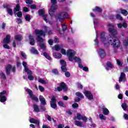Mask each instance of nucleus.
Here are the masks:
<instances>
[{"label": "nucleus", "mask_w": 128, "mask_h": 128, "mask_svg": "<svg viewBox=\"0 0 128 128\" xmlns=\"http://www.w3.org/2000/svg\"><path fill=\"white\" fill-rule=\"evenodd\" d=\"M21 56L22 58H24V60H26V54L24 52H21Z\"/></svg>", "instance_id": "obj_52"}, {"label": "nucleus", "mask_w": 128, "mask_h": 128, "mask_svg": "<svg viewBox=\"0 0 128 128\" xmlns=\"http://www.w3.org/2000/svg\"><path fill=\"white\" fill-rule=\"evenodd\" d=\"M33 106L34 112H40V108H38V106L37 104H34L33 105Z\"/></svg>", "instance_id": "obj_29"}, {"label": "nucleus", "mask_w": 128, "mask_h": 128, "mask_svg": "<svg viewBox=\"0 0 128 128\" xmlns=\"http://www.w3.org/2000/svg\"><path fill=\"white\" fill-rule=\"evenodd\" d=\"M53 56H54L55 58H57V60H60V58H62V55L60 53L54 52Z\"/></svg>", "instance_id": "obj_21"}, {"label": "nucleus", "mask_w": 128, "mask_h": 128, "mask_svg": "<svg viewBox=\"0 0 128 128\" xmlns=\"http://www.w3.org/2000/svg\"><path fill=\"white\" fill-rule=\"evenodd\" d=\"M12 66L10 64L7 65L5 68V72L6 76H10V70H12Z\"/></svg>", "instance_id": "obj_13"}, {"label": "nucleus", "mask_w": 128, "mask_h": 128, "mask_svg": "<svg viewBox=\"0 0 128 128\" xmlns=\"http://www.w3.org/2000/svg\"><path fill=\"white\" fill-rule=\"evenodd\" d=\"M4 42L5 44H10V36L9 34L6 35V37L4 39Z\"/></svg>", "instance_id": "obj_22"}, {"label": "nucleus", "mask_w": 128, "mask_h": 128, "mask_svg": "<svg viewBox=\"0 0 128 128\" xmlns=\"http://www.w3.org/2000/svg\"><path fill=\"white\" fill-rule=\"evenodd\" d=\"M7 12L10 14V16H12L14 14V12H12V9L9 8L7 10Z\"/></svg>", "instance_id": "obj_35"}, {"label": "nucleus", "mask_w": 128, "mask_h": 128, "mask_svg": "<svg viewBox=\"0 0 128 128\" xmlns=\"http://www.w3.org/2000/svg\"><path fill=\"white\" fill-rule=\"evenodd\" d=\"M92 12H102V9L100 8V7H98V6H96L92 10Z\"/></svg>", "instance_id": "obj_23"}, {"label": "nucleus", "mask_w": 128, "mask_h": 128, "mask_svg": "<svg viewBox=\"0 0 128 128\" xmlns=\"http://www.w3.org/2000/svg\"><path fill=\"white\" fill-rule=\"evenodd\" d=\"M68 14L66 12H60L58 13L56 16H55L56 20H58L60 22L64 18H66Z\"/></svg>", "instance_id": "obj_5"}, {"label": "nucleus", "mask_w": 128, "mask_h": 128, "mask_svg": "<svg viewBox=\"0 0 128 128\" xmlns=\"http://www.w3.org/2000/svg\"><path fill=\"white\" fill-rule=\"evenodd\" d=\"M68 86H66V84L64 83V82H61L60 84V86H58L57 88H54V92H62L63 90V92H68Z\"/></svg>", "instance_id": "obj_4"}, {"label": "nucleus", "mask_w": 128, "mask_h": 128, "mask_svg": "<svg viewBox=\"0 0 128 128\" xmlns=\"http://www.w3.org/2000/svg\"><path fill=\"white\" fill-rule=\"evenodd\" d=\"M6 96H8V93L6 90H4L2 92H0V102H6V100L8 99L6 98Z\"/></svg>", "instance_id": "obj_6"}, {"label": "nucleus", "mask_w": 128, "mask_h": 128, "mask_svg": "<svg viewBox=\"0 0 128 128\" xmlns=\"http://www.w3.org/2000/svg\"><path fill=\"white\" fill-rule=\"evenodd\" d=\"M116 20H122L123 18L122 16H120V14H117L116 16Z\"/></svg>", "instance_id": "obj_43"}, {"label": "nucleus", "mask_w": 128, "mask_h": 128, "mask_svg": "<svg viewBox=\"0 0 128 128\" xmlns=\"http://www.w3.org/2000/svg\"><path fill=\"white\" fill-rule=\"evenodd\" d=\"M77 116H75L74 118V120H82V114H80V113H77Z\"/></svg>", "instance_id": "obj_28"}, {"label": "nucleus", "mask_w": 128, "mask_h": 128, "mask_svg": "<svg viewBox=\"0 0 128 128\" xmlns=\"http://www.w3.org/2000/svg\"><path fill=\"white\" fill-rule=\"evenodd\" d=\"M99 55L101 58H104L106 57V51L104 49H100L98 51Z\"/></svg>", "instance_id": "obj_17"}, {"label": "nucleus", "mask_w": 128, "mask_h": 128, "mask_svg": "<svg viewBox=\"0 0 128 128\" xmlns=\"http://www.w3.org/2000/svg\"><path fill=\"white\" fill-rule=\"evenodd\" d=\"M26 2L27 4H32V0H26Z\"/></svg>", "instance_id": "obj_54"}, {"label": "nucleus", "mask_w": 128, "mask_h": 128, "mask_svg": "<svg viewBox=\"0 0 128 128\" xmlns=\"http://www.w3.org/2000/svg\"><path fill=\"white\" fill-rule=\"evenodd\" d=\"M39 100L42 104L44 106H46V98H44V96L40 95L39 96Z\"/></svg>", "instance_id": "obj_20"}, {"label": "nucleus", "mask_w": 128, "mask_h": 128, "mask_svg": "<svg viewBox=\"0 0 128 128\" xmlns=\"http://www.w3.org/2000/svg\"><path fill=\"white\" fill-rule=\"evenodd\" d=\"M16 16L18 18H22V12L21 11H19L16 13Z\"/></svg>", "instance_id": "obj_50"}, {"label": "nucleus", "mask_w": 128, "mask_h": 128, "mask_svg": "<svg viewBox=\"0 0 128 128\" xmlns=\"http://www.w3.org/2000/svg\"><path fill=\"white\" fill-rule=\"evenodd\" d=\"M100 36V40L101 42H106V40H108V36H106V32H101Z\"/></svg>", "instance_id": "obj_14"}, {"label": "nucleus", "mask_w": 128, "mask_h": 128, "mask_svg": "<svg viewBox=\"0 0 128 128\" xmlns=\"http://www.w3.org/2000/svg\"><path fill=\"white\" fill-rule=\"evenodd\" d=\"M50 106L52 108L56 109L58 108L56 105V98L54 96H52L51 98V101L50 102Z\"/></svg>", "instance_id": "obj_10"}, {"label": "nucleus", "mask_w": 128, "mask_h": 128, "mask_svg": "<svg viewBox=\"0 0 128 128\" xmlns=\"http://www.w3.org/2000/svg\"><path fill=\"white\" fill-rule=\"evenodd\" d=\"M99 116H100V120H106V116H104L102 114H100L99 115Z\"/></svg>", "instance_id": "obj_58"}, {"label": "nucleus", "mask_w": 128, "mask_h": 128, "mask_svg": "<svg viewBox=\"0 0 128 128\" xmlns=\"http://www.w3.org/2000/svg\"><path fill=\"white\" fill-rule=\"evenodd\" d=\"M29 40H30V44L31 46H34L36 40H34V38L33 36H29Z\"/></svg>", "instance_id": "obj_19"}, {"label": "nucleus", "mask_w": 128, "mask_h": 128, "mask_svg": "<svg viewBox=\"0 0 128 128\" xmlns=\"http://www.w3.org/2000/svg\"><path fill=\"white\" fill-rule=\"evenodd\" d=\"M126 74H124V72H121L118 80L119 82H126Z\"/></svg>", "instance_id": "obj_15"}, {"label": "nucleus", "mask_w": 128, "mask_h": 128, "mask_svg": "<svg viewBox=\"0 0 128 128\" xmlns=\"http://www.w3.org/2000/svg\"><path fill=\"white\" fill-rule=\"evenodd\" d=\"M75 55L76 52H72V50H67V56L70 62H72L74 60L76 62H78V64L81 62L82 59L76 56H74Z\"/></svg>", "instance_id": "obj_2"}, {"label": "nucleus", "mask_w": 128, "mask_h": 128, "mask_svg": "<svg viewBox=\"0 0 128 128\" xmlns=\"http://www.w3.org/2000/svg\"><path fill=\"white\" fill-rule=\"evenodd\" d=\"M54 48H55V50H56V52H58V50H60V46L56 44L54 46Z\"/></svg>", "instance_id": "obj_46"}, {"label": "nucleus", "mask_w": 128, "mask_h": 128, "mask_svg": "<svg viewBox=\"0 0 128 128\" xmlns=\"http://www.w3.org/2000/svg\"><path fill=\"white\" fill-rule=\"evenodd\" d=\"M114 64H112V62L108 61L106 64V66H105V68L106 70H108L110 68H113Z\"/></svg>", "instance_id": "obj_16"}, {"label": "nucleus", "mask_w": 128, "mask_h": 128, "mask_svg": "<svg viewBox=\"0 0 128 128\" xmlns=\"http://www.w3.org/2000/svg\"><path fill=\"white\" fill-rule=\"evenodd\" d=\"M38 88L40 92H44V88L42 86H39Z\"/></svg>", "instance_id": "obj_62"}, {"label": "nucleus", "mask_w": 128, "mask_h": 128, "mask_svg": "<svg viewBox=\"0 0 128 128\" xmlns=\"http://www.w3.org/2000/svg\"><path fill=\"white\" fill-rule=\"evenodd\" d=\"M25 20H27V22H30V16L29 14H27L25 16Z\"/></svg>", "instance_id": "obj_48"}, {"label": "nucleus", "mask_w": 128, "mask_h": 128, "mask_svg": "<svg viewBox=\"0 0 128 128\" xmlns=\"http://www.w3.org/2000/svg\"><path fill=\"white\" fill-rule=\"evenodd\" d=\"M52 72L56 76H58V74H60L58 73V70L56 69H54L53 70H52Z\"/></svg>", "instance_id": "obj_40"}, {"label": "nucleus", "mask_w": 128, "mask_h": 128, "mask_svg": "<svg viewBox=\"0 0 128 128\" xmlns=\"http://www.w3.org/2000/svg\"><path fill=\"white\" fill-rule=\"evenodd\" d=\"M75 124L76 126H80V128H84V124L77 120H75Z\"/></svg>", "instance_id": "obj_24"}, {"label": "nucleus", "mask_w": 128, "mask_h": 128, "mask_svg": "<svg viewBox=\"0 0 128 128\" xmlns=\"http://www.w3.org/2000/svg\"><path fill=\"white\" fill-rule=\"evenodd\" d=\"M31 52H32V54H38V50L36 49V48L32 47L31 50Z\"/></svg>", "instance_id": "obj_33"}, {"label": "nucleus", "mask_w": 128, "mask_h": 128, "mask_svg": "<svg viewBox=\"0 0 128 128\" xmlns=\"http://www.w3.org/2000/svg\"><path fill=\"white\" fill-rule=\"evenodd\" d=\"M58 8V5H52L50 6V8L48 11V14L50 16L52 17L54 16V12H56V10Z\"/></svg>", "instance_id": "obj_8"}, {"label": "nucleus", "mask_w": 128, "mask_h": 128, "mask_svg": "<svg viewBox=\"0 0 128 128\" xmlns=\"http://www.w3.org/2000/svg\"><path fill=\"white\" fill-rule=\"evenodd\" d=\"M123 44L125 46H128V38H126L124 40Z\"/></svg>", "instance_id": "obj_47"}, {"label": "nucleus", "mask_w": 128, "mask_h": 128, "mask_svg": "<svg viewBox=\"0 0 128 128\" xmlns=\"http://www.w3.org/2000/svg\"><path fill=\"white\" fill-rule=\"evenodd\" d=\"M52 6H56V4H58V0H50Z\"/></svg>", "instance_id": "obj_51"}, {"label": "nucleus", "mask_w": 128, "mask_h": 128, "mask_svg": "<svg viewBox=\"0 0 128 128\" xmlns=\"http://www.w3.org/2000/svg\"><path fill=\"white\" fill-rule=\"evenodd\" d=\"M2 6L4 8H6V10L10 8V5L8 3L3 4Z\"/></svg>", "instance_id": "obj_34"}, {"label": "nucleus", "mask_w": 128, "mask_h": 128, "mask_svg": "<svg viewBox=\"0 0 128 128\" xmlns=\"http://www.w3.org/2000/svg\"><path fill=\"white\" fill-rule=\"evenodd\" d=\"M61 70L62 72H68L66 66H61Z\"/></svg>", "instance_id": "obj_38"}, {"label": "nucleus", "mask_w": 128, "mask_h": 128, "mask_svg": "<svg viewBox=\"0 0 128 128\" xmlns=\"http://www.w3.org/2000/svg\"><path fill=\"white\" fill-rule=\"evenodd\" d=\"M32 72L30 71L28 72V78L30 80H34V76H32Z\"/></svg>", "instance_id": "obj_26"}, {"label": "nucleus", "mask_w": 128, "mask_h": 128, "mask_svg": "<svg viewBox=\"0 0 128 128\" xmlns=\"http://www.w3.org/2000/svg\"><path fill=\"white\" fill-rule=\"evenodd\" d=\"M44 56H45L47 60H52V57L50 55L48 54V53L44 52L43 53Z\"/></svg>", "instance_id": "obj_30"}, {"label": "nucleus", "mask_w": 128, "mask_h": 128, "mask_svg": "<svg viewBox=\"0 0 128 128\" xmlns=\"http://www.w3.org/2000/svg\"><path fill=\"white\" fill-rule=\"evenodd\" d=\"M76 96H76L74 100L75 102H80V98H84V94L80 92H76Z\"/></svg>", "instance_id": "obj_9"}, {"label": "nucleus", "mask_w": 128, "mask_h": 128, "mask_svg": "<svg viewBox=\"0 0 128 128\" xmlns=\"http://www.w3.org/2000/svg\"><path fill=\"white\" fill-rule=\"evenodd\" d=\"M20 4H17L14 8V12H20Z\"/></svg>", "instance_id": "obj_27"}, {"label": "nucleus", "mask_w": 128, "mask_h": 128, "mask_svg": "<svg viewBox=\"0 0 128 128\" xmlns=\"http://www.w3.org/2000/svg\"><path fill=\"white\" fill-rule=\"evenodd\" d=\"M58 104L60 106H62V108H64L66 106V104L62 102V101H59L58 102Z\"/></svg>", "instance_id": "obj_44"}, {"label": "nucleus", "mask_w": 128, "mask_h": 128, "mask_svg": "<svg viewBox=\"0 0 128 128\" xmlns=\"http://www.w3.org/2000/svg\"><path fill=\"white\" fill-rule=\"evenodd\" d=\"M40 46L41 48H42V50H46V45L44 44H42L40 45Z\"/></svg>", "instance_id": "obj_57"}, {"label": "nucleus", "mask_w": 128, "mask_h": 128, "mask_svg": "<svg viewBox=\"0 0 128 128\" xmlns=\"http://www.w3.org/2000/svg\"><path fill=\"white\" fill-rule=\"evenodd\" d=\"M65 72V76H66V78H70V72L66 71Z\"/></svg>", "instance_id": "obj_55"}, {"label": "nucleus", "mask_w": 128, "mask_h": 128, "mask_svg": "<svg viewBox=\"0 0 128 128\" xmlns=\"http://www.w3.org/2000/svg\"><path fill=\"white\" fill-rule=\"evenodd\" d=\"M84 94L88 100H94V95H92V94L90 92L86 90L84 92Z\"/></svg>", "instance_id": "obj_12"}, {"label": "nucleus", "mask_w": 128, "mask_h": 128, "mask_svg": "<svg viewBox=\"0 0 128 128\" xmlns=\"http://www.w3.org/2000/svg\"><path fill=\"white\" fill-rule=\"evenodd\" d=\"M122 107L124 110H126V108H128V105H126V104L124 102L122 104Z\"/></svg>", "instance_id": "obj_42"}, {"label": "nucleus", "mask_w": 128, "mask_h": 128, "mask_svg": "<svg viewBox=\"0 0 128 128\" xmlns=\"http://www.w3.org/2000/svg\"><path fill=\"white\" fill-rule=\"evenodd\" d=\"M61 52L62 54H64V56H68V52H66V50L64 48L61 49Z\"/></svg>", "instance_id": "obj_45"}, {"label": "nucleus", "mask_w": 128, "mask_h": 128, "mask_svg": "<svg viewBox=\"0 0 128 128\" xmlns=\"http://www.w3.org/2000/svg\"><path fill=\"white\" fill-rule=\"evenodd\" d=\"M122 27L124 28H128V24L126 22H124L122 24Z\"/></svg>", "instance_id": "obj_61"}, {"label": "nucleus", "mask_w": 128, "mask_h": 128, "mask_svg": "<svg viewBox=\"0 0 128 128\" xmlns=\"http://www.w3.org/2000/svg\"><path fill=\"white\" fill-rule=\"evenodd\" d=\"M38 14L40 16H42L43 20H44V22H48V15L46 14V10L44 9H40L38 10Z\"/></svg>", "instance_id": "obj_7"}, {"label": "nucleus", "mask_w": 128, "mask_h": 128, "mask_svg": "<svg viewBox=\"0 0 128 128\" xmlns=\"http://www.w3.org/2000/svg\"><path fill=\"white\" fill-rule=\"evenodd\" d=\"M39 82H40L41 84H46V82L44 81V80L42 79H39L38 80Z\"/></svg>", "instance_id": "obj_59"}, {"label": "nucleus", "mask_w": 128, "mask_h": 128, "mask_svg": "<svg viewBox=\"0 0 128 128\" xmlns=\"http://www.w3.org/2000/svg\"><path fill=\"white\" fill-rule=\"evenodd\" d=\"M116 61V64H118V66L120 68H122V64H124V63L122 62L120 60L118 59H117Z\"/></svg>", "instance_id": "obj_41"}, {"label": "nucleus", "mask_w": 128, "mask_h": 128, "mask_svg": "<svg viewBox=\"0 0 128 128\" xmlns=\"http://www.w3.org/2000/svg\"><path fill=\"white\" fill-rule=\"evenodd\" d=\"M61 26L62 32H66V28H68V26L66 24H61Z\"/></svg>", "instance_id": "obj_39"}, {"label": "nucleus", "mask_w": 128, "mask_h": 128, "mask_svg": "<svg viewBox=\"0 0 128 128\" xmlns=\"http://www.w3.org/2000/svg\"><path fill=\"white\" fill-rule=\"evenodd\" d=\"M23 11L24 12H30V9H28V7H24L23 8Z\"/></svg>", "instance_id": "obj_56"}, {"label": "nucleus", "mask_w": 128, "mask_h": 128, "mask_svg": "<svg viewBox=\"0 0 128 128\" xmlns=\"http://www.w3.org/2000/svg\"><path fill=\"white\" fill-rule=\"evenodd\" d=\"M81 120H83V122H88V118L86 116H82V118Z\"/></svg>", "instance_id": "obj_60"}, {"label": "nucleus", "mask_w": 128, "mask_h": 128, "mask_svg": "<svg viewBox=\"0 0 128 128\" xmlns=\"http://www.w3.org/2000/svg\"><path fill=\"white\" fill-rule=\"evenodd\" d=\"M35 34L37 36V40L39 42H44V38H42V36H46V32L42 30H38V29L35 30Z\"/></svg>", "instance_id": "obj_3"}, {"label": "nucleus", "mask_w": 128, "mask_h": 128, "mask_svg": "<svg viewBox=\"0 0 128 128\" xmlns=\"http://www.w3.org/2000/svg\"><path fill=\"white\" fill-rule=\"evenodd\" d=\"M60 64L62 66H66V62L64 60H60Z\"/></svg>", "instance_id": "obj_36"}, {"label": "nucleus", "mask_w": 128, "mask_h": 128, "mask_svg": "<svg viewBox=\"0 0 128 128\" xmlns=\"http://www.w3.org/2000/svg\"><path fill=\"white\" fill-rule=\"evenodd\" d=\"M26 91L28 92V94H30V98H32V100L36 102H38V98L36 96L34 95L32 92V90H30V89H26Z\"/></svg>", "instance_id": "obj_11"}, {"label": "nucleus", "mask_w": 128, "mask_h": 128, "mask_svg": "<svg viewBox=\"0 0 128 128\" xmlns=\"http://www.w3.org/2000/svg\"><path fill=\"white\" fill-rule=\"evenodd\" d=\"M16 22L18 24H22V18H16Z\"/></svg>", "instance_id": "obj_49"}, {"label": "nucleus", "mask_w": 128, "mask_h": 128, "mask_svg": "<svg viewBox=\"0 0 128 128\" xmlns=\"http://www.w3.org/2000/svg\"><path fill=\"white\" fill-rule=\"evenodd\" d=\"M78 88H80V90H82L84 86H82V84H80V83H78Z\"/></svg>", "instance_id": "obj_64"}, {"label": "nucleus", "mask_w": 128, "mask_h": 128, "mask_svg": "<svg viewBox=\"0 0 128 128\" xmlns=\"http://www.w3.org/2000/svg\"><path fill=\"white\" fill-rule=\"evenodd\" d=\"M3 47L4 48H6V50H10V46H8V44H5L3 45Z\"/></svg>", "instance_id": "obj_63"}, {"label": "nucleus", "mask_w": 128, "mask_h": 128, "mask_svg": "<svg viewBox=\"0 0 128 128\" xmlns=\"http://www.w3.org/2000/svg\"><path fill=\"white\" fill-rule=\"evenodd\" d=\"M109 32L110 33V36L108 38V40L112 46H113L114 48H118L120 46V40L116 36L118 35V30L114 28V27L112 26L108 29Z\"/></svg>", "instance_id": "obj_1"}, {"label": "nucleus", "mask_w": 128, "mask_h": 128, "mask_svg": "<svg viewBox=\"0 0 128 128\" xmlns=\"http://www.w3.org/2000/svg\"><path fill=\"white\" fill-rule=\"evenodd\" d=\"M30 122L31 124H36L37 126H40V120H36L34 118H31L30 120Z\"/></svg>", "instance_id": "obj_18"}, {"label": "nucleus", "mask_w": 128, "mask_h": 128, "mask_svg": "<svg viewBox=\"0 0 128 128\" xmlns=\"http://www.w3.org/2000/svg\"><path fill=\"white\" fill-rule=\"evenodd\" d=\"M121 13L124 14V16H126L128 14V10L124 9L121 10Z\"/></svg>", "instance_id": "obj_37"}, {"label": "nucleus", "mask_w": 128, "mask_h": 128, "mask_svg": "<svg viewBox=\"0 0 128 128\" xmlns=\"http://www.w3.org/2000/svg\"><path fill=\"white\" fill-rule=\"evenodd\" d=\"M0 78H2V80H6V74L4 72H1V73H0Z\"/></svg>", "instance_id": "obj_32"}, {"label": "nucleus", "mask_w": 128, "mask_h": 128, "mask_svg": "<svg viewBox=\"0 0 128 128\" xmlns=\"http://www.w3.org/2000/svg\"><path fill=\"white\" fill-rule=\"evenodd\" d=\"M72 108H78V103H74L72 104Z\"/></svg>", "instance_id": "obj_53"}, {"label": "nucleus", "mask_w": 128, "mask_h": 128, "mask_svg": "<svg viewBox=\"0 0 128 128\" xmlns=\"http://www.w3.org/2000/svg\"><path fill=\"white\" fill-rule=\"evenodd\" d=\"M102 113L104 116H108L110 114V110H108V109L107 108H102Z\"/></svg>", "instance_id": "obj_25"}, {"label": "nucleus", "mask_w": 128, "mask_h": 128, "mask_svg": "<svg viewBox=\"0 0 128 128\" xmlns=\"http://www.w3.org/2000/svg\"><path fill=\"white\" fill-rule=\"evenodd\" d=\"M14 38L16 40H18V42H22V36L20 35H16L14 36Z\"/></svg>", "instance_id": "obj_31"}]
</instances>
